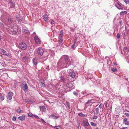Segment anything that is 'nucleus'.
I'll use <instances>...</instances> for the list:
<instances>
[{
	"label": "nucleus",
	"mask_w": 129,
	"mask_h": 129,
	"mask_svg": "<svg viewBox=\"0 0 129 129\" xmlns=\"http://www.w3.org/2000/svg\"><path fill=\"white\" fill-rule=\"evenodd\" d=\"M70 60L68 56L64 55L60 59L58 62L57 66L60 68H66L68 67L70 65L69 60Z\"/></svg>",
	"instance_id": "f257e3e1"
},
{
	"label": "nucleus",
	"mask_w": 129,
	"mask_h": 129,
	"mask_svg": "<svg viewBox=\"0 0 129 129\" xmlns=\"http://www.w3.org/2000/svg\"><path fill=\"white\" fill-rule=\"evenodd\" d=\"M38 54L39 55L43 56L44 57H46L48 55V53L45 51L44 49L42 47H39L37 50Z\"/></svg>",
	"instance_id": "f03ea898"
},
{
	"label": "nucleus",
	"mask_w": 129,
	"mask_h": 129,
	"mask_svg": "<svg viewBox=\"0 0 129 129\" xmlns=\"http://www.w3.org/2000/svg\"><path fill=\"white\" fill-rule=\"evenodd\" d=\"M27 46L24 43H20L19 45V47L22 50H24L27 48Z\"/></svg>",
	"instance_id": "7ed1b4c3"
},
{
	"label": "nucleus",
	"mask_w": 129,
	"mask_h": 129,
	"mask_svg": "<svg viewBox=\"0 0 129 129\" xmlns=\"http://www.w3.org/2000/svg\"><path fill=\"white\" fill-rule=\"evenodd\" d=\"M18 27L16 25L12 26L11 29V31L13 33L15 34L18 31Z\"/></svg>",
	"instance_id": "20e7f679"
},
{
	"label": "nucleus",
	"mask_w": 129,
	"mask_h": 129,
	"mask_svg": "<svg viewBox=\"0 0 129 129\" xmlns=\"http://www.w3.org/2000/svg\"><path fill=\"white\" fill-rule=\"evenodd\" d=\"M66 86L67 87L71 89H72L74 88L72 83L71 82H68L66 84Z\"/></svg>",
	"instance_id": "39448f33"
},
{
	"label": "nucleus",
	"mask_w": 129,
	"mask_h": 129,
	"mask_svg": "<svg viewBox=\"0 0 129 129\" xmlns=\"http://www.w3.org/2000/svg\"><path fill=\"white\" fill-rule=\"evenodd\" d=\"M34 39L37 45H39L41 44V41L38 37H34Z\"/></svg>",
	"instance_id": "423d86ee"
},
{
	"label": "nucleus",
	"mask_w": 129,
	"mask_h": 129,
	"mask_svg": "<svg viewBox=\"0 0 129 129\" xmlns=\"http://www.w3.org/2000/svg\"><path fill=\"white\" fill-rule=\"evenodd\" d=\"M22 86H23L22 87L23 90L25 92L27 91L28 88L27 84L25 82L24 84H22Z\"/></svg>",
	"instance_id": "0eeeda50"
},
{
	"label": "nucleus",
	"mask_w": 129,
	"mask_h": 129,
	"mask_svg": "<svg viewBox=\"0 0 129 129\" xmlns=\"http://www.w3.org/2000/svg\"><path fill=\"white\" fill-rule=\"evenodd\" d=\"M69 74L70 77L73 78H74L76 76L75 73L73 71L70 72Z\"/></svg>",
	"instance_id": "6e6552de"
},
{
	"label": "nucleus",
	"mask_w": 129,
	"mask_h": 129,
	"mask_svg": "<svg viewBox=\"0 0 129 129\" xmlns=\"http://www.w3.org/2000/svg\"><path fill=\"white\" fill-rule=\"evenodd\" d=\"M25 115L24 114H23L22 116H19L18 118L20 120L23 121L25 119Z\"/></svg>",
	"instance_id": "1a4fd4ad"
},
{
	"label": "nucleus",
	"mask_w": 129,
	"mask_h": 129,
	"mask_svg": "<svg viewBox=\"0 0 129 129\" xmlns=\"http://www.w3.org/2000/svg\"><path fill=\"white\" fill-rule=\"evenodd\" d=\"M83 122L84 124L83 125L84 126H88L89 125V123L88 121H86L85 120H83Z\"/></svg>",
	"instance_id": "9d476101"
},
{
	"label": "nucleus",
	"mask_w": 129,
	"mask_h": 129,
	"mask_svg": "<svg viewBox=\"0 0 129 129\" xmlns=\"http://www.w3.org/2000/svg\"><path fill=\"white\" fill-rule=\"evenodd\" d=\"M29 58L27 57L26 56H25L23 57L22 58V60L24 62H25L26 61H27L28 60Z\"/></svg>",
	"instance_id": "9b49d317"
},
{
	"label": "nucleus",
	"mask_w": 129,
	"mask_h": 129,
	"mask_svg": "<svg viewBox=\"0 0 129 129\" xmlns=\"http://www.w3.org/2000/svg\"><path fill=\"white\" fill-rule=\"evenodd\" d=\"M43 17L45 21H47L48 20V17L47 14L44 15L43 16Z\"/></svg>",
	"instance_id": "f8f14e48"
},
{
	"label": "nucleus",
	"mask_w": 129,
	"mask_h": 129,
	"mask_svg": "<svg viewBox=\"0 0 129 129\" xmlns=\"http://www.w3.org/2000/svg\"><path fill=\"white\" fill-rule=\"evenodd\" d=\"M33 62L34 65H36L37 63V59L35 58H34L33 60Z\"/></svg>",
	"instance_id": "ddd939ff"
},
{
	"label": "nucleus",
	"mask_w": 129,
	"mask_h": 129,
	"mask_svg": "<svg viewBox=\"0 0 129 129\" xmlns=\"http://www.w3.org/2000/svg\"><path fill=\"white\" fill-rule=\"evenodd\" d=\"M1 51L3 53V55H6L7 56H9V55L8 54V55L7 54H6V51L4 49H1Z\"/></svg>",
	"instance_id": "4468645a"
},
{
	"label": "nucleus",
	"mask_w": 129,
	"mask_h": 129,
	"mask_svg": "<svg viewBox=\"0 0 129 129\" xmlns=\"http://www.w3.org/2000/svg\"><path fill=\"white\" fill-rule=\"evenodd\" d=\"M8 21L9 23L10 24H11L12 23L13 21V20L12 18V17H9Z\"/></svg>",
	"instance_id": "2eb2a0df"
},
{
	"label": "nucleus",
	"mask_w": 129,
	"mask_h": 129,
	"mask_svg": "<svg viewBox=\"0 0 129 129\" xmlns=\"http://www.w3.org/2000/svg\"><path fill=\"white\" fill-rule=\"evenodd\" d=\"M116 7L117 8L119 9L122 10V7L121 6L120 4H119L118 3V4L116 6Z\"/></svg>",
	"instance_id": "dca6fc26"
},
{
	"label": "nucleus",
	"mask_w": 129,
	"mask_h": 129,
	"mask_svg": "<svg viewBox=\"0 0 129 129\" xmlns=\"http://www.w3.org/2000/svg\"><path fill=\"white\" fill-rule=\"evenodd\" d=\"M5 98L4 96L0 93V99L1 101L3 100Z\"/></svg>",
	"instance_id": "f3484780"
},
{
	"label": "nucleus",
	"mask_w": 129,
	"mask_h": 129,
	"mask_svg": "<svg viewBox=\"0 0 129 129\" xmlns=\"http://www.w3.org/2000/svg\"><path fill=\"white\" fill-rule=\"evenodd\" d=\"M95 112L94 113V114L97 115L99 112V108H95Z\"/></svg>",
	"instance_id": "a211bd4d"
},
{
	"label": "nucleus",
	"mask_w": 129,
	"mask_h": 129,
	"mask_svg": "<svg viewBox=\"0 0 129 129\" xmlns=\"http://www.w3.org/2000/svg\"><path fill=\"white\" fill-rule=\"evenodd\" d=\"M78 115L79 116H80L81 117H84L85 116L84 114L82 112L79 113L78 114Z\"/></svg>",
	"instance_id": "6ab92c4d"
},
{
	"label": "nucleus",
	"mask_w": 129,
	"mask_h": 129,
	"mask_svg": "<svg viewBox=\"0 0 129 129\" xmlns=\"http://www.w3.org/2000/svg\"><path fill=\"white\" fill-rule=\"evenodd\" d=\"M39 108H40V110H45V107L44 106H40L39 107Z\"/></svg>",
	"instance_id": "aec40b11"
},
{
	"label": "nucleus",
	"mask_w": 129,
	"mask_h": 129,
	"mask_svg": "<svg viewBox=\"0 0 129 129\" xmlns=\"http://www.w3.org/2000/svg\"><path fill=\"white\" fill-rule=\"evenodd\" d=\"M90 124L92 126H96L97 125L96 124L94 123L93 122H90Z\"/></svg>",
	"instance_id": "412c9836"
},
{
	"label": "nucleus",
	"mask_w": 129,
	"mask_h": 129,
	"mask_svg": "<svg viewBox=\"0 0 129 129\" xmlns=\"http://www.w3.org/2000/svg\"><path fill=\"white\" fill-rule=\"evenodd\" d=\"M24 32L25 34H30V32L28 30L24 29Z\"/></svg>",
	"instance_id": "4be33fe9"
},
{
	"label": "nucleus",
	"mask_w": 129,
	"mask_h": 129,
	"mask_svg": "<svg viewBox=\"0 0 129 129\" xmlns=\"http://www.w3.org/2000/svg\"><path fill=\"white\" fill-rule=\"evenodd\" d=\"M28 115L29 117H32L34 116L33 114L30 112L28 113Z\"/></svg>",
	"instance_id": "5701e85b"
},
{
	"label": "nucleus",
	"mask_w": 129,
	"mask_h": 129,
	"mask_svg": "<svg viewBox=\"0 0 129 129\" xmlns=\"http://www.w3.org/2000/svg\"><path fill=\"white\" fill-rule=\"evenodd\" d=\"M41 84L42 87H44L45 86V84L42 81L41 82Z\"/></svg>",
	"instance_id": "b1692460"
},
{
	"label": "nucleus",
	"mask_w": 129,
	"mask_h": 129,
	"mask_svg": "<svg viewBox=\"0 0 129 129\" xmlns=\"http://www.w3.org/2000/svg\"><path fill=\"white\" fill-rule=\"evenodd\" d=\"M63 30H61L59 34V37H62L63 35Z\"/></svg>",
	"instance_id": "393cba45"
},
{
	"label": "nucleus",
	"mask_w": 129,
	"mask_h": 129,
	"mask_svg": "<svg viewBox=\"0 0 129 129\" xmlns=\"http://www.w3.org/2000/svg\"><path fill=\"white\" fill-rule=\"evenodd\" d=\"M16 111L17 113H21L22 112H23L20 109H18L16 110Z\"/></svg>",
	"instance_id": "a878e982"
},
{
	"label": "nucleus",
	"mask_w": 129,
	"mask_h": 129,
	"mask_svg": "<svg viewBox=\"0 0 129 129\" xmlns=\"http://www.w3.org/2000/svg\"><path fill=\"white\" fill-rule=\"evenodd\" d=\"M104 105H103L102 103H101L99 106V107L100 109L103 108L104 107Z\"/></svg>",
	"instance_id": "bb28decb"
},
{
	"label": "nucleus",
	"mask_w": 129,
	"mask_h": 129,
	"mask_svg": "<svg viewBox=\"0 0 129 129\" xmlns=\"http://www.w3.org/2000/svg\"><path fill=\"white\" fill-rule=\"evenodd\" d=\"M60 80H61V81H64V78L63 76H61L60 77Z\"/></svg>",
	"instance_id": "cd10ccee"
},
{
	"label": "nucleus",
	"mask_w": 129,
	"mask_h": 129,
	"mask_svg": "<svg viewBox=\"0 0 129 129\" xmlns=\"http://www.w3.org/2000/svg\"><path fill=\"white\" fill-rule=\"evenodd\" d=\"M7 98L8 99L11 100L12 99V96L10 95H8L7 96Z\"/></svg>",
	"instance_id": "c85d7f7f"
},
{
	"label": "nucleus",
	"mask_w": 129,
	"mask_h": 129,
	"mask_svg": "<svg viewBox=\"0 0 129 129\" xmlns=\"http://www.w3.org/2000/svg\"><path fill=\"white\" fill-rule=\"evenodd\" d=\"M59 42L61 43L62 42L63 40L62 39V37H59Z\"/></svg>",
	"instance_id": "c756f323"
},
{
	"label": "nucleus",
	"mask_w": 129,
	"mask_h": 129,
	"mask_svg": "<svg viewBox=\"0 0 129 129\" xmlns=\"http://www.w3.org/2000/svg\"><path fill=\"white\" fill-rule=\"evenodd\" d=\"M111 71L114 72H115L117 71V69L116 68H113L111 69Z\"/></svg>",
	"instance_id": "7c9ffc66"
},
{
	"label": "nucleus",
	"mask_w": 129,
	"mask_h": 129,
	"mask_svg": "<svg viewBox=\"0 0 129 129\" xmlns=\"http://www.w3.org/2000/svg\"><path fill=\"white\" fill-rule=\"evenodd\" d=\"M75 44H74L73 45H72L71 46V48L72 49H75L76 48V47H75Z\"/></svg>",
	"instance_id": "2f4dec72"
},
{
	"label": "nucleus",
	"mask_w": 129,
	"mask_h": 129,
	"mask_svg": "<svg viewBox=\"0 0 129 129\" xmlns=\"http://www.w3.org/2000/svg\"><path fill=\"white\" fill-rule=\"evenodd\" d=\"M124 1L126 4H129V0H124Z\"/></svg>",
	"instance_id": "473e14b6"
},
{
	"label": "nucleus",
	"mask_w": 129,
	"mask_h": 129,
	"mask_svg": "<svg viewBox=\"0 0 129 129\" xmlns=\"http://www.w3.org/2000/svg\"><path fill=\"white\" fill-rule=\"evenodd\" d=\"M92 102L91 100L88 101L85 104L87 105L89 104L90 103H91Z\"/></svg>",
	"instance_id": "72a5a7b5"
},
{
	"label": "nucleus",
	"mask_w": 129,
	"mask_h": 129,
	"mask_svg": "<svg viewBox=\"0 0 129 129\" xmlns=\"http://www.w3.org/2000/svg\"><path fill=\"white\" fill-rule=\"evenodd\" d=\"M8 94L9 95H10L11 96H12L13 94V93L11 91L9 92Z\"/></svg>",
	"instance_id": "f704fd0d"
},
{
	"label": "nucleus",
	"mask_w": 129,
	"mask_h": 129,
	"mask_svg": "<svg viewBox=\"0 0 129 129\" xmlns=\"http://www.w3.org/2000/svg\"><path fill=\"white\" fill-rule=\"evenodd\" d=\"M127 120V119L126 118H124L123 120V122L124 123H125Z\"/></svg>",
	"instance_id": "c9c22d12"
},
{
	"label": "nucleus",
	"mask_w": 129,
	"mask_h": 129,
	"mask_svg": "<svg viewBox=\"0 0 129 129\" xmlns=\"http://www.w3.org/2000/svg\"><path fill=\"white\" fill-rule=\"evenodd\" d=\"M16 119V117L15 116H13L12 118V120L14 121H15Z\"/></svg>",
	"instance_id": "e433bc0d"
},
{
	"label": "nucleus",
	"mask_w": 129,
	"mask_h": 129,
	"mask_svg": "<svg viewBox=\"0 0 129 129\" xmlns=\"http://www.w3.org/2000/svg\"><path fill=\"white\" fill-rule=\"evenodd\" d=\"M97 118V116L96 115H94L92 117L93 119H96Z\"/></svg>",
	"instance_id": "4c0bfd02"
},
{
	"label": "nucleus",
	"mask_w": 129,
	"mask_h": 129,
	"mask_svg": "<svg viewBox=\"0 0 129 129\" xmlns=\"http://www.w3.org/2000/svg\"><path fill=\"white\" fill-rule=\"evenodd\" d=\"M50 23L51 24H53L55 23V22L54 20H52L51 21Z\"/></svg>",
	"instance_id": "58836bf2"
},
{
	"label": "nucleus",
	"mask_w": 129,
	"mask_h": 129,
	"mask_svg": "<svg viewBox=\"0 0 129 129\" xmlns=\"http://www.w3.org/2000/svg\"><path fill=\"white\" fill-rule=\"evenodd\" d=\"M124 124L127 125H129V121H127L125 123H124Z\"/></svg>",
	"instance_id": "ea45409f"
},
{
	"label": "nucleus",
	"mask_w": 129,
	"mask_h": 129,
	"mask_svg": "<svg viewBox=\"0 0 129 129\" xmlns=\"http://www.w3.org/2000/svg\"><path fill=\"white\" fill-rule=\"evenodd\" d=\"M116 37L118 39H119L120 38V35L119 34H117Z\"/></svg>",
	"instance_id": "a19ab883"
},
{
	"label": "nucleus",
	"mask_w": 129,
	"mask_h": 129,
	"mask_svg": "<svg viewBox=\"0 0 129 129\" xmlns=\"http://www.w3.org/2000/svg\"><path fill=\"white\" fill-rule=\"evenodd\" d=\"M73 93L76 96H77L78 94V93H77L76 92H73Z\"/></svg>",
	"instance_id": "79ce46f5"
},
{
	"label": "nucleus",
	"mask_w": 129,
	"mask_h": 129,
	"mask_svg": "<svg viewBox=\"0 0 129 129\" xmlns=\"http://www.w3.org/2000/svg\"><path fill=\"white\" fill-rule=\"evenodd\" d=\"M67 105L68 107L70 109V104L68 103H67Z\"/></svg>",
	"instance_id": "37998d69"
},
{
	"label": "nucleus",
	"mask_w": 129,
	"mask_h": 129,
	"mask_svg": "<svg viewBox=\"0 0 129 129\" xmlns=\"http://www.w3.org/2000/svg\"><path fill=\"white\" fill-rule=\"evenodd\" d=\"M125 115L128 117H129V113H125Z\"/></svg>",
	"instance_id": "c03bdc74"
},
{
	"label": "nucleus",
	"mask_w": 129,
	"mask_h": 129,
	"mask_svg": "<svg viewBox=\"0 0 129 129\" xmlns=\"http://www.w3.org/2000/svg\"><path fill=\"white\" fill-rule=\"evenodd\" d=\"M34 116L37 119H40V118L37 115H34Z\"/></svg>",
	"instance_id": "a18cd8bd"
},
{
	"label": "nucleus",
	"mask_w": 129,
	"mask_h": 129,
	"mask_svg": "<svg viewBox=\"0 0 129 129\" xmlns=\"http://www.w3.org/2000/svg\"><path fill=\"white\" fill-rule=\"evenodd\" d=\"M125 108L128 109H129V104L127 105L126 106H125Z\"/></svg>",
	"instance_id": "49530a36"
},
{
	"label": "nucleus",
	"mask_w": 129,
	"mask_h": 129,
	"mask_svg": "<svg viewBox=\"0 0 129 129\" xmlns=\"http://www.w3.org/2000/svg\"><path fill=\"white\" fill-rule=\"evenodd\" d=\"M67 80H68L67 79H64V81H62V82H63L64 83H66L67 82Z\"/></svg>",
	"instance_id": "de8ad7c7"
},
{
	"label": "nucleus",
	"mask_w": 129,
	"mask_h": 129,
	"mask_svg": "<svg viewBox=\"0 0 129 129\" xmlns=\"http://www.w3.org/2000/svg\"><path fill=\"white\" fill-rule=\"evenodd\" d=\"M77 41V40L76 39H75L74 41V44H75L76 43Z\"/></svg>",
	"instance_id": "09e8293b"
},
{
	"label": "nucleus",
	"mask_w": 129,
	"mask_h": 129,
	"mask_svg": "<svg viewBox=\"0 0 129 129\" xmlns=\"http://www.w3.org/2000/svg\"><path fill=\"white\" fill-rule=\"evenodd\" d=\"M121 129H127V127H123Z\"/></svg>",
	"instance_id": "8fccbe9b"
},
{
	"label": "nucleus",
	"mask_w": 129,
	"mask_h": 129,
	"mask_svg": "<svg viewBox=\"0 0 129 129\" xmlns=\"http://www.w3.org/2000/svg\"><path fill=\"white\" fill-rule=\"evenodd\" d=\"M58 126H54V127L56 129H59V128H58V127H58Z\"/></svg>",
	"instance_id": "3c124183"
},
{
	"label": "nucleus",
	"mask_w": 129,
	"mask_h": 129,
	"mask_svg": "<svg viewBox=\"0 0 129 129\" xmlns=\"http://www.w3.org/2000/svg\"><path fill=\"white\" fill-rule=\"evenodd\" d=\"M123 11L121 12L120 13V14L121 15H122L123 14Z\"/></svg>",
	"instance_id": "603ef678"
},
{
	"label": "nucleus",
	"mask_w": 129,
	"mask_h": 129,
	"mask_svg": "<svg viewBox=\"0 0 129 129\" xmlns=\"http://www.w3.org/2000/svg\"><path fill=\"white\" fill-rule=\"evenodd\" d=\"M55 119H57L59 117L57 116H55Z\"/></svg>",
	"instance_id": "864d4df0"
},
{
	"label": "nucleus",
	"mask_w": 129,
	"mask_h": 129,
	"mask_svg": "<svg viewBox=\"0 0 129 129\" xmlns=\"http://www.w3.org/2000/svg\"><path fill=\"white\" fill-rule=\"evenodd\" d=\"M51 116L52 117H53L54 116V115L53 114H52L51 115Z\"/></svg>",
	"instance_id": "5fc2aeb1"
},
{
	"label": "nucleus",
	"mask_w": 129,
	"mask_h": 129,
	"mask_svg": "<svg viewBox=\"0 0 129 129\" xmlns=\"http://www.w3.org/2000/svg\"><path fill=\"white\" fill-rule=\"evenodd\" d=\"M41 120H42V121L43 122H44V123H46L44 121V120L43 119H41Z\"/></svg>",
	"instance_id": "6e6d98bb"
},
{
	"label": "nucleus",
	"mask_w": 129,
	"mask_h": 129,
	"mask_svg": "<svg viewBox=\"0 0 129 129\" xmlns=\"http://www.w3.org/2000/svg\"><path fill=\"white\" fill-rule=\"evenodd\" d=\"M107 103H106L105 104V107H107Z\"/></svg>",
	"instance_id": "4d7b16f0"
},
{
	"label": "nucleus",
	"mask_w": 129,
	"mask_h": 129,
	"mask_svg": "<svg viewBox=\"0 0 129 129\" xmlns=\"http://www.w3.org/2000/svg\"><path fill=\"white\" fill-rule=\"evenodd\" d=\"M127 48L126 47H124L123 48V50H126L127 49Z\"/></svg>",
	"instance_id": "13d9d810"
},
{
	"label": "nucleus",
	"mask_w": 129,
	"mask_h": 129,
	"mask_svg": "<svg viewBox=\"0 0 129 129\" xmlns=\"http://www.w3.org/2000/svg\"><path fill=\"white\" fill-rule=\"evenodd\" d=\"M2 39V36L0 35V41H1Z\"/></svg>",
	"instance_id": "bf43d9fd"
},
{
	"label": "nucleus",
	"mask_w": 129,
	"mask_h": 129,
	"mask_svg": "<svg viewBox=\"0 0 129 129\" xmlns=\"http://www.w3.org/2000/svg\"><path fill=\"white\" fill-rule=\"evenodd\" d=\"M123 13H127V12L126 11H123Z\"/></svg>",
	"instance_id": "052dcab7"
},
{
	"label": "nucleus",
	"mask_w": 129,
	"mask_h": 129,
	"mask_svg": "<svg viewBox=\"0 0 129 129\" xmlns=\"http://www.w3.org/2000/svg\"><path fill=\"white\" fill-rule=\"evenodd\" d=\"M58 127L59 128V129H62L61 127H60V126H58Z\"/></svg>",
	"instance_id": "680f3d73"
},
{
	"label": "nucleus",
	"mask_w": 129,
	"mask_h": 129,
	"mask_svg": "<svg viewBox=\"0 0 129 129\" xmlns=\"http://www.w3.org/2000/svg\"><path fill=\"white\" fill-rule=\"evenodd\" d=\"M94 129H99V128L98 127H97L95 128Z\"/></svg>",
	"instance_id": "e2e57ef3"
},
{
	"label": "nucleus",
	"mask_w": 129,
	"mask_h": 129,
	"mask_svg": "<svg viewBox=\"0 0 129 129\" xmlns=\"http://www.w3.org/2000/svg\"><path fill=\"white\" fill-rule=\"evenodd\" d=\"M114 65H117V64H116L115 63H114Z\"/></svg>",
	"instance_id": "0e129e2a"
},
{
	"label": "nucleus",
	"mask_w": 129,
	"mask_h": 129,
	"mask_svg": "<svg viewBox=\"0 0 129 129\" xmlns=\"http://www.w3.org/2000/svg\"><path fill=\"white\" fill-rule=\"evenodd\" d=\"M121 53L122 54H123V53H122V50H121Z\"/></svg>",
	"instance_id": "69168bd1"
},
{
	"label": "nucleus",
	"mask_w": 129,
	"mask_h": 129,
	"mask_svg": "<svg viewBox=\"0 0 129 129\" xmlns=\"http://www.w3.org/2000/svg\"><path fill=\"white\" fill-rule=\"evenodd\" d=\"M98 106V105H96V106L95 107V108L96 107Z\"/></svg>",
	"instance_id": "338daca9"
},
{
	"label": "nucleus",
	"mask_w": 129,
	"mask_h": 129,
	"mask_svg": "<svg viewBox=\"0 0 129 129\" xmlns=\"http://www.w3.org/2000/svg\"><path fill=\"white\" fill-rule=\"evenodd\" d=\"M19 109H20V108H19Z\"/></svg>",
	"instance_id": "774afa93"
}]
</instances>
